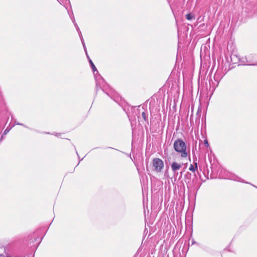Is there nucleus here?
<instances>
[{
  "instance_id": "nucleus-1",
  "label": "nucleus",
  "mask_w": 257,
  "mask_h": 257,
  "mask_svg": "<svg viewBox=\"0 0 257 257\" xmlns=\"http://www.w3.org/2000/svg\"><path fill=\"white\" fill-rule=\"evenodd\" d=\"M174 148L177 152L181 154V157H187L188 154L186 152V145L182 140L177 139L174 142Z\"/></svg>"
},
{
  "instance_id": "nucleus-2",
  "label": "nucleus",
  "mask_w": 257,
  "mask_h": 257,
  "mask_svg": "<svg viewBox=\"0 0 257 257\" xmlns=\"http://www.w3.org/2000/svg\"><path fill=\"white\" fill-rule=\"evenodd\" d=\"M239 61L241 65H257L256 56L252 54H250L246 57L239 58Z\"/></svg>"
},
{
  "instance_id": "nucleus-3",
  "label": "nucleus",
  "mask_w": 257,
  "mask_h": 257,
  "mask_svg": "<svg viewBox=\"0 0 257 257\" xmlns=\"http://www.w3.org/2000/svg\"><path fill=\"white\" fill-rule=\"evenodd\" d=\"M153 164L155 170L157 172H161L164 166L163 161L159 158L154 159L153 161Z\"/></svg>"
},
{
  "instance_id": "nucleus-4",
  "label": "nucleus",
  "mask_w": 257,
  "mask_h": 257,
  "mask_svg": "<svg viewBox=\"0 0 257 257\" xmlns=\"http://www.w3.org/2000/svg\"><path fill=\"white\" fill-rule=\"evenodd\" d=\"M95 80L97 89L99 87L103 91H104V84H105L104 80L99 75L98 76H95Z\"/></svg>"
},
{
  "instance_id": "nucleus-5",
  "label": "nucleus",
  "mask_w": 257,
  "mask_h": 257,
  "mask_svg": "<svg viewBox=\"0 0 257 257\" xmlns=\"http://www.w3.org/2000/svg\"><path fill=\"white\" fill-rule=\"evenodd\" d=\"M72 21H73V23H74V25H75V28H76V30H77V32H78V33H79V37H80V39H81V42H82V44L83 47V48H84V50H85V53H86V54H87V51H86V46H85V43H84V41L83 38V37H82V36L81 33V32H80V29H79V27H78V26L77 24L75 23V20H74H74H72Z\"/></svg>"
},
{
  "instance_id": "nucleus-6",
  "label": "nucleus",
  "mask_w": 257,
  "mask_h": 257,
  "mask_svg": "<svg viewBox=\"0 0 257 257\" xmlns=\"http://www.w3.org/2000/svg\"><path fill=\"white\" fill-rule=\"evenodd\" d=\"M72 21H73V23H74V25H75V28H76V30H77V32H78V33H79V37H80V39H81V42H82V44L83 47V48H84V50H85V53H86V54H87V51H86V46H85V43H84V41L83 38V37H82V36L81 33V32H80V29H79V27H78V26L77 24L75 23V20H74H74H72Z\"/></svg>"
},
{
  "instance_id": "nucleus-7",
  "label": "nucleus",
  "mask_w": 257,
  "mask_h": 257,
  "mask_svg": "<svg viewBox=\"0 0 257 257\" xmlns=\"http://www.w3.org/2000/svg\"><path fill=\"white\" fill-rule=\"evenodd\" d=\"M183 164L182 163H178L176 162H173L171 165V167L172 171L174 174H175L176 171L180 170Z\"/></svg>"
},
{
  "instance_id": "nucleus-8",
  "label": "nucleus",
  "mask_w": 257,
  "mask_h": 257,
  "mask_svg": "<svg viewBox=\"0 0 257 257\" xmlns=\"http://www.w3.org/2000/svg\"><path fill=\"white\" fill-rule=\"evenodd\" d=\"M197 169V163L195 162L194 166L191 165L189 167V170L192 172H194Z\"/></svg>"
},
{
  "instance_id": "nucleus-9",
  "label": "nucleus",
  "mask_w": 257,
  "mask_h": 257,
  "mask_svg": "<svg viewBox=\"0 0 257 257\" xmlns=\"http://www.w3.org/2000/svg\"><path fill=\"white\" fill-rule=\"evenodd\" d=\"M89 62L90 63V64L91 66V68H92L94 73L95 72V71H96V72L98 73V71H97L95 65H94L93 63L92 62V60L91 59H89Z\"/></svg>"
},
{
  "instance_id": "nucleus-10",
  "label": "nucleus",
  "mask_w": 257,
  "mask_h": 257,
  "mask_svg": "<svg viewBox=\"0 0 257 257\" xmlns=\"http://www.w3.org/2000/svg\"><path fill=\"white\" fill-rule=\"evenodd\" d=\"M186 18L188 20H191L194 18V16L191 13L188 14L186 15Z\"/></svg>"
},
{
  "instance_id": "nucleus-11",
  "label": "nucleus",
  "mask_w": 257,
  "mask_h": 257,
  "mask_svg": "<svg viewBox=\"0 0 257 257\" xmlns=\"http://www.w3.org/2000/svg\"><path fill=\"white\" fill-rule=\"evenodd\" d=\"M142 117L145 121H146L147 120V114L146 113V112H142Z\"/></svg>"
},
{
  "instance_id": "nucleus-12",
  "label": "nucleus",
  "mask_w": 257,
  "mask_h": 257,
  "mask_svg": "<svg viewBox=\"0 0 257 257\" xmlns=\"http://www.w3.org/2000/svg\"><path fill=\"white\" fill-rule=\"evenodd\" d=\"M231 179L234 180L236 181H241L239 178L237 177L234 176L230 178Z\"/></svg>"
},
{
  "instance_id": "nucleus-13",
  "label": "nucleus",
  "mask_w": 257,
  "mask_h": 257,
  "mask_svg": "<svg viewBox=\"0 0 257 257\" xmlns=\"http://www.w3.org/2000/svg\"><path fill=\"white\" fill-rule=\"evenodd\" d=\"M11 128H9L8 127H7L4 131V135H6L10 131Z\"/></svg>"
},
{
  "instance_id": "nucleus-14",
  "label": "nucleus",
  "mask_w": 257,
  "mask_h": 257,
  "mask_svg": "<svg viewBox=\"0 0 257 257\" xmlns=\"http://www.w3.org/2000/svg\"><path fill=\"white\" fill-rule=\"evenodd\" d=\"M204 144L207 147L209 146V144L207 140H204Z\"/></svg>"
},
{
  "instance_id": "nucleus-15",
  "label": "nucleus",
  "mask_w": 257,
  "mask_h": 257,
  "mask_svg": "<svg viewBox=\"0 0 257 257\" xmlns=\"http://www.w3.org/2000/svg\"><path fill=\"white\" fill-rule=\"evenodd\" d=\"M15 124H17V125H22V126H24L25 127H26L24 124H22V123H20L19 122H15Z\"/></svg>"
},
{
  "instance_id": "nucleus-16",
  "label": "nucleus",
  "mask_w": 257,
  "mask_h": 257,
  "mask_svg": "<svg viewBox=\"0 0 257 257\" xmlns=\"http://www.w3.org/2000/svg\"><path fill=\"white\" fill-rule=\"evenodd\" d=\"M189 176L190 177H191V174L190 173H188L187 174V175H186V176Z\"/></svg>"
},
{
  "instance_id": "nucleus-17",
  "label": "nucleus",
  "mask_w": 257,
  "mask_h": 257,
  "mask_svg": "<svg viewBox=\"0 0 257 257\" xmlns=\"http://www.w3.org/2000/svg\"><path fill=\"white\" fill-rule=\"evenodd\" d=\"M0 257H5L4 255L3 254H0Z\"/></svg>"
},
{
  "instance_id": "nucleus-18",
  "label": "nucleus",
  "mask_w": 257,
  "mask_h": 257,
  "mask_svg": "<svg viewBox=\"0 0 257 257\" xmlns=\"http://www.w3.org/2000/svg\"><path fill=\"white\" fill-rule=\"evenodd\" d=\"M86 55H87V57H88V55L87 54H86ZM88 59H89V60L90 59L89 57H88Z\"/></svg>"
}]
</instances>
